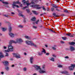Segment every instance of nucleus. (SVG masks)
<instances>
[{"label": "nucleus", "instance_id": "f257e3e1", "mask_svg": "<svg viewBox=\"0 0 75 75\" xmlns=\"http://www.w3.org/2000/svg\"><path fill=\"white\" fill-rule=\"evenodd\" d=\"M45 66H42V69H41L40 66H36L35 67V69L36 71H39V72L40 74H44V73H46V70L45 69Z\"/></svg>", "mask_w": 75, "mask_h": 75}, {"label": "nucleus", "instance_id": "f03ea898", "mask_svg": "<svg viewBox=\"0 0 75 75\" xmlns=\"http://www.w3.org/2000/svg\"><path fill=\"white\" fill-rule=\"evenodd\" d=\"M12 43H14V42H12V40H11L9 42V45H8V48L9 50L10 51H13L14 50V49H13V47L11 45Z\"/></svg>", "mask_w": 75, "mask_h": 75}, {"label": "nucleus", "instance_id": "7ed1b4c3", "mask_svg": "<svg viewBox=\"0 0 75 75\" xmlns=\"http://www.w3.org/2000/svg\"><path fill=\"white\" fill-rule=\"evenodd\" d=\"M25 42L27 44H28V45H32V46H34L35 47H37V46L36 45L34 44L32 41H30L28 40H26Z\"/></svg>", "mask_w": 75, "mask_h": 75}, {"label": "nucleus", "instance_id": "20e7f679", "mask_svg": "<svg viewBox=\"0 0 75 75\" xmlns=\"http://www.w3.org/2000/svg\"><path fill=\"white\" fill-rule=\"evenodd\" d=\"M12 42H13V43L16 44L17 43H20V42H22L23 40L21 39H17L16 41H15L13 40H12Z\"/></svg>", "mask_w": 75, "mask_h": 75}, {"label": "nucleus", "instance_id": "39448f33", "mask_svg": "<svg viewBox=\"0 0 75 75\" xmlns=\"http://www.w3.org/2000/svg\"><path fill=\"white\" fill-rule=\"evenodd\" d=\"M13 56L15 57L16 58H20V55L18 54L13 53Z\"/></svg>", "mask_w": 75, "mask_h": 75}, {"label": "nucleus", "instance_id": "423d86ee", "mask_svg": "<svg viewBox=\"0 0 75 75\" xmlns=\"http://www.w3.org/2000/svg\"><path fill=\"white\" fill-rule=\"evenodd\" d=\"M25 0H22V2H23V4H24V5L25 3L26 4V5L28 6H29L30 5L29 3H27V2H28L29 1H27V2L25 1Z\"/></svg>", "mask_w": 75, "mask_h": 75}, {"label": "nucleus", "instance_id": "0eeeda50", "mask_svg": "<svg viewBox=\"0 0 75 75\" xmlns=\"http://www.w3.org/2000/svg\"><path fill=\"white\" fill-rule=\"evenodd\" d=\"M31 7H33V8H36V7H39L40 6V5H30Z\"/></svg>", "mask_w": 75, "mask_h": 75}, {"label": "nucleus", "instance_id": "6e6552de", "mask_svg": "<svg viewBox=\"0 0 75 75\" xmlns=\"http://www.w3.org/2000/svg\"><path fill=\"white\" fill-rule=\"evenodd\" d=\"M75 68V66H71L69 67V69L70 71L74 70V68Z\"/></svg>", "mask_w": 75, "mask_h": 75}, {"label": "nucleus", "instance_id": "1a4fd4ad", "mask_svg": "<svg viewBox=\"0 0 75 75\" xmlns=\"http://www.w3.org/2000/svg\"><path fill=\"white\" fill-rule=\"evenodd\" d=\"M70 50L71 51H75V48L71 46L70 47Z\"/></svg>", "mask_w": 75, "mask_h": 75}, {"label": "nucleus", "instance_id": "9d476101", "mask_svg": "<svg viewBox=\"0 0 75 75\" xmlns=\"http://www.w3.org/2000/svg\"><path fill=\"white\" fill-rule=\"evenodd\" d=\"M61 73L63 74H68V72L67 71H61Z\"/></svg>", "mask_w": 75, "mask_h": 75}, {"label": "nucleus", "instance_id": "9b49d317", "mask_svg": "<svg viewBox=\"0 0 75 75\" xmlns=\"http://www.w3.org/2000/svg\"><path fill=\"white\" fill-rule=\"evenodd\" d=\"M21 4V3L19 2V1H18L16 2L14 1L13 3V4Z\"/></svg>", "mask_w": 75, "mask_h": 75}, {"label": "nucleus", "instance_id": "f8f14e48", "mask_svg": "<svg viewBox=\"0 0 75 75\" xmlns=\"http://www.w3.org/2000/svg\"><path fill=\"white\" fill-rule=\"evenodd\" d=\"M0 1L2 2V3H3V4H8V2H4L3 0H0Z\"/></svg>", "mask_w": 75, "mask_h": 75}, {"label": "nucleus", "instance_id": "ddd939ff", "mask_svg": "<svg viewBox=\"0 0 75 75\" xmlns=\"http://www.w3.org/2000/svg\"><path fill=\"white\" fill-rule=\"evenodd\" d=\"M4 64H5L6 65H8V62L7 61H4L2 62Z\"/></svg>", "mask_w": 75, "mask_h": 75}, {"label": "nucleus", "instance_id": "4468645a", "mask_svg": "<svg viewBox=\"0 0 75 75\" xmlns=\"http://www.w3.org/2000/svg\"><path fill=\"white\" fill-rule=\"evenodd\" d=\"M9 35L11 37H12V38L14 37V34L13 33H9Z\"/></svg>", "mask_w": 75, "mask_h": 75}, {"label": "nucleus", "instance_id": "2eb2a0df", "mask_svg": "<svg viewBox=\"0 0 75 75\" xmlns=\"http://www.w3.org/2000/svg\"><path fill=\"white\" fill-rule=\"evenodd\" d=\"M4 57V55H3L2 54V52H0V60H1V58H3Z\"/></svg>", "mask_w": 75, "mask_h": 75}, {"label": "nucleus", "instance_id": "dca6fc26", "mask_svg": "<svg viewBox=\"0 0 75 75\" xmlns=\"http://www.w3.org/2000/svg\"><path fill=\"white\" fill-rule=\"evenodd\" d=\"M66 35H67V36H69V37H74V36L71 35V33H69L68 34H67Z\"/></svg>", "mask_w": 75, "mask_h": 75}, {"label": "nucleus", "instance_id": "f3484780", "mask_svg": "<svg viewBox=\"0 0 75 75\" xmlns=\"http://www.w3.org/2000/svg\"><path fill=\"white\" fill-rule=\"evenodd\" d=\"M32 12L34 14H35V15H38V13H37V11H32Z\"/></svg>", "mask_w": 75, "mask_h": 75}, {"label": "nucleus", "instance_id": "a211bd4d", "mask_svg": "<svg viewBox=\"0 0 75 75\" xmlns=\"http://www.w3.org/2000/svg\"><path fill=\"white\" fill-rule=\"evenodd\" d=\"M69 44L71 45H74L75 46V43L74 42H71L69 43Z\"/></svg>", "mask_w": 75, "mask_h": 75}, {"label": "nucleus", "instance_id": "6ab92c4d", "mask_svg": "<svg viewBox=\"0 0 75 75\" xmlns=\"http://www.w3.org/2000/svg\"><path fill=\"white\" fill-rule=\"evenodd\" d=\"M33 57H31L30 58V61L31 64H33Z\"/></svg>", "mask_w": 75, "mask_h": 75}, {"label": "nucleus", "instance_id": "aec40b11", "mask_svg": "<svg viewBox=\"0 0 75 75\" xmlns=\"http://www.w3.org/2000/svg\"><path fill=\"white\" fill-rule=\"evenodd\" d=\"M8 30H9V32H11V30H12L11 27V26H9L8 27Z\"/></svg>", "mask_w": 75, "mask_h": 75}, {"label": "nucleus", "instance_id": "412c9836", "mask_svg": "<svg viewBox=\"0 0 75 75\" xmlns=\"http://www.w3.org/2000/svg\"><path fill=\"white\" fill-rule=\"evenodd\" d=\"M52 15H53V16H54V17H59V16L56 15V13H53Z\"/></svg>", "mask_w": 75, "mask_h": 75}, {"label": "nucleus", "instance_id": "4be33fe9", "mask_svg": "<svg viewBox=\"0 0 75 75\" xmlns=\"http://www.w3.org/2000/svg\"><path fill=\"white\" fill-rule=\"evenodd\" d=\"M52 6L53 7H54V8H59L58 6H57L56 5H54V4H53Z\"/></svg>", "mask_w": 75, "mask_h": 75}, {"label": "nucleus", "instance_id": "5701e85b", "mask_svg": "<svg viewBox=\"0 0 75 75\" xmlns=\"http://www.w3.org/2000/svg\"><path fill=\"white\" fill-rule=\"evenodd\" d=\"M41 52H44V54H46V51H45V50L44 49H43V50Z\"/></svg>", "mask_w": 75, "mask_h": 75}, {"label": "nucleus", "instance_id": "b1692460", "mask_svg": "<svg viewBox=\"0 0 75 75\" xmlns=\"http://www.w3.org/2000/svg\"><path fill=\"white\" fill-rule=\"evenodd\" d=\"M35 20H36V18H35V17L33 18L32 19H31V20H32V21H35Z\"/></svg>", "mask_w": 75, "mask_h": 75}, {"label": "nucleus", "instance_id": "393cba45", "mask_svg": "<svg viewBox=\"0 0 75 75\" xmlns=\"http://www.w3.org/2000/svg\"><path fill=\"white\" fill-rule=\"evenodd\" d=\"M50 61H54V59L53 57L50 58Z\"/></svg>", "mask_w": 75, "mask_h": 75}, {"label": "nucleus", "instance_id": "a878e982", "mask_svg": "<svg viewBox=\"0 0 75 75\" xmlns=\"http://www.w3.org/2000/svg\"><path fill=\"white\" fill-rule=\"evenodd\" d=\"M62 38L63 40H67V37H62Z\"/></svg>", "mask_w": 75, "mask_h": 75}, {"label": "nucleus", "instance_id": "bb28decb", "mask_svg": "<svg viewBox=\"0 0 75 75\" xmlns=\"http://www.w3.org/2000/svg\"><path fill=\"white\" fill-rule=\"evenodd\" d=\"M13 6H15V7H16L17 8H19V6L18 5H16L15 4H12Z\"/></svg>", "mask_w": 75, "mask_h": 75}, {"label": "nucleus", "instance_id": "cd10ccee", "mask_svg": "<svg viewBox=\"0 0 75 75\" xmlns=\"http://www.w3.org/2000/svg\"><path fill=\"white\" fill-rule=\"evenodd\" d=\"M26 10L28 13H30V10H29V9H26Z\"/></svg>", "mask_w": 75, "mask_h": 75}, {"label": "nucleus", "instance_id": "c85d7f7f", "mask_svg": "<svg viewBox=\"0 0 75 75\" xmlns=\"http://www.w3.org/2000/svg\"><path fill=\"white\" fill-rule=\"evenodd\" d=\"M25 38L28 39V40H30V37L28 36H25Z\"/></svg>", "mask_w": 75, "mask_h": 75}, {"label": "nucleus", "instance_id": "c756f323", "mask_svg": "<svg viewBox=\"0 0 75 75\" xmlns=\"http://www.w3.org/2000/svg\"><path fill=\"white\" fill-rule=\"evenodd\" d=\"M48 30H49L50 31L52 32V33H55V32L53 30H52V29H48Z\"/></svg>", "mask_w": 75, "mask_h": 75}, {"label": "nucleus", "instance_id": "7c9ffc66", "mask_svg": "<svg viewBox=\"0 0 75 75\" xmlns=\"http://www.w3.org/2000/svg\"><path fill=\"white\" fill-rule=\"evenodd\" d=\"M19 16H21V17H24V15H22L21 13H19L18 14Z\"/></svg>", "mask_w": 75, "mask_h": 75}, {"label": "nucleus", "instance_id": "2f4dec72", "mask_svg": "<svg viewBox=\"0 0 75 75\" xmlns=\"http://www.w3.org/2000/svg\"><path fill=\"white\" fill-rule=\"evenodd\" d=\"M2 30L3 31H5L6 30V29L4 28H2Z\"/></svg>", "mask_w": 75, "mask_h": 75}, {"label": "nucleus", "instance_id": "473e14b6", "mask_svg": "<svg viewBox=\"0 0 75 75\" xmlns=\"http://www.w3.org/2000/svg\"><path fill=\"white\" fill-rule=\"evenodd\" d=\"M18 27L19 28H23V26L21 25H19V26H18Z\"/></svg>", "mask_w": 75, "mask_h": 75}, {"label": "nucleus", "instance_id": "72a5a7b5", "mask_svg": "<svg viewBox=\"0 0 75 75\" xmlns=\"http://www.w3.org/2000/svg\"><path fill=\"white\" fill-rule=\"evenodd\" d=\"M39 20H38L36 22H35V23H36V24H38V22H39Z\"/></svg>", "mask_w": 75, "mask_h": 75}, {"label": "nucleus", "instance_id": "f704fd0d", "mask_svg": "<svg viewBox=\"0 0 75 75\" xmlns=\"http://www.w3.org/2000/svg\"><path fill=\"white\" fill-rule=\"evenodd\" d=\"M9 51H10V50H9L8 49V50H5V52H9Z\"/></svg>", "mask_w": 75, "mask_h": 75}, {"label": "nucleus", "instance_id": "c9c22d12", "mask_svg": "<svg viewBox=\"0 0 75 75\" xmlns=\"http://www.w3.org/2000/svg\"><path fill=\"white\" fill-rule=\"evenodd\" d=\"M24 71H27V68L26 67H24L23 68Z\"/></svg>", "mask_w": 75, "mask_h": 75}, {"label": "nucleus", "instance_id": "e433bc0d", "mask_svg": "<svg viewBox=\"0 0 75 75\" xmlns=\"http://www.w3.org/2000/svg\"><path fill=\"white\" fill-rule=\"evenodd\" d=\"M42 9H43V10H44L45 11H46V9H45V7H44V6H42Z\"/></svg>", "mask_w": 75, "mask_h": 75}, {"label": "nucleus", "instance_id": "4c0bfd02", "mask_svg": "<svg viewBox=\"0 0 75 75\" xmlns=\"http://www.w3.org/2000/svg\"><path fill=\"white\" fill-rule=\"evenodd\" d=\"M33 28H34L35 29H37V26H33Z\"/></svg>", "mask_w": 75, "mask_h": 75}, {"label": "nucleus", "instance_id": "58836bf2", "mask_svg": "<svg viewBox=\"0 0 75 75\" xmlns=\"http://www.w3.org/2000/svg\"><path fill=\"white\" fill-rule=\"evenodd\" d=\"M38 55H41L42 54V53H41L40 52H38Z\"/></svg>", "mask_w": 75, "mask_h": 75}, {"label": "nucleus", "instance_id": "ea45409f", "mask_svg": "<svg viewBox=\"0 0 75 75\" xmlns=\"http://www.w3.org/2000/svg\"><path fill=\"white\" fill-rule=\"evenodd\" d=\"M56 10L57 11H61L60 10L57 8L56 9Z\"/></svg>", "mask_w": 75, "mask_h": 75}, {"label": "nucleus", "instance_id": "a19ab883", "mask_svg": "<svg viewBox=\"0 0 75 75\" xmlns=\"http://www.w3.org/2000/svg\"><path fill=\"white\" fill-rule=\"evenodd\" d=\"M64 13H69V12H68L67 10H64Z\"/></svg>", "mask_w": 75, "mask_h": 75}, {"label": "nucleus", "instance_id": "79ce46f5", "mask_svg": "<svg viewBox=\"0 0 75 75\" xmlns=\"http://www.w3.org/2000/svg\"><path fill=\"white\" fill-rule=\"evenodd\" d=\"M41 8H42V7H37L36 9L37 10H39V9H41Z\"/></svg>", "mask_w": 75, "mask_h": 75}, {"label": "nucleus", "instance_id": "37998d69", "mask_svg": "<svg viewBox=\"0 0 75 75\" xmlns=\"http://www.w3.org/2000/svg\"><path fill=\"white\" fill-rule=\"evenodd\" d=\"M6 71H8V69H9V68L8 67H6Z\"/></svg>", "mask_w": 75, "mask_h": 75}, {"label": "nucleus", "instance_id": "c03bdc74", "mask_svg": "<svg viewBox=\"0 0 75 75\" xmlns=\"http://www.w3.org/2000/svg\"><path fill=\"white\" fill-rule=\"evenodd\" d=\"M31 4H33V5H34V4H35V3H34V2L33 1H31Z\"/></svg>", "mask_w": 75, "mask_h": 75}, {"label": "nucleus", "instance_id": "a18cd8bd", "mask_svg": "<svg viewBox=\"0 0 75 75\" xmlns=\"http://www.w3.org/2000/svg\"><path fill=\"white\" fill-rule=\"evenodd\" d=\"M26 8H27V6H26L24 7H23V8H22V9H23V10H24V9H25Z\"/></svg>", "mask_w": 75, "mask_h": 75}, {"label": "nucleus", "instance_id": "49530a36", "mask_svg": "<svg viewBox=\"0 0 75 75\" xmlns=\"http://www.w3.org/2000/svg\"><path fill=\"white\" fill-rule=\"evenodd\" d=\"M5 57H8V54L6 53V55H5Z\"/></svg>", "mask_w": 75, "mask_h": 75}, {"label": "nucleus", "instance_id": "de8ad7c7", "mask_svg": "<svg viewBox=\"0 0 75 75\" xmlns=\"http://www.w3.org/2000/svg\"><path fill=\"white\" fill-rule=\"evenodd\" d=\"M52 48L53 50H56V48L54 47H52Z\"/></svg>", "mask_w": 75, "mask_h": 75}, {"label": "nucleus", "instance_id": "09e8293b", "mask_svg": "<svg viewBox=\"0 0 75 75\" xmlns=\"http://www.w3.org/2000/svg\"><path fill=\"white\" fill-rule=\"evenodd\" d=\"M62 66H58L57 67L58 68H62Z\"/></svg>", "mask_w": 75, "mask_h": 75}, {"label": "nucleus", "instance_id": "8fccbe9b", "mask_svg": "<svg viewBox=\"0 0 75 75\" xmlns=\"http://www.w3.org/2000/svg\"><path fill=\"white\" fill-rule=\"evenodd\" d=\"M65 58L68 59V58H69V57H68V56H66L65 57Z\"/></svg>", "mask_w": 75, "mask_h": 75}, {"label": "nucleus", "instance_id": "3c124183", "mask_svg": "<svg viewBox=\"0 0 75 75\" xmlns=\"http://www.w3.org/2000/svg\"><path fill=\"white\" fill-rule=\"evenodd\" d=\"M4 16H5V17H7V18H8V15H4Z\"/></svg>", "mask_w": 75, "mask_h": 75}, {"label": "nucleus", "instance_id": "603ef678", "mask_svg": "<svg viewBox=\"0 0 75 75\" xmlns=\"http://www.w3.org/2000/svg\"><path fill=\"white\" fill-rule=\"evenodd\" d=\"M51 10H52V11H54V8H51Z\"/></svg>", "mask_w": 75, "mask_h": 75}, {"label": "nucleus", "instance_id": "864d4df0", "mask_svg": "<svg viewBox=\"0 0 75 75\" xmlns=\"http://www.w3.org/2000/svg\"><path fill=\"white\" fill-rule=\"evenodd\" d=\"M20 7H23V5L22 4H20Z\"/></svg>", "mask_w": 75, "mask_h": 75}, {"label": "nucleus", "instance_id": "5fc2aeb1", "mask_svg": "<svg viewBox=\"0 0 75 75\" xmlns=\"http://www.w3.org/2000/svg\"><path fill=\"white\" fill-rule=\"evenodd\" d=\"M52 56H53V57H54L55 58L56 57V56H55V55L54 54L52 55Z\"/></svg>", "mask_w": 75, "mask_h": 75}, {"label": "nucleus", "instance_id": "6e6d98bb", "mask_svg": "<svg viewBox=\"0 0 75 75\" xmlns=\"http://www.w3.org/2000/svg\"><path fill=\"white\" fill-rule=\"evenodd\" d=\"M49 54H50L48 53H47L46 54V55H49Z\"/></svg>", "mask_w": 75, "mask_h": 75}, {"label": "nucleus", "instance_id": "4d7b16f0", "mask_svg": "<svg viewBox=\"0 0 75 75\" xmlns=\"http://www.w3.org/2000/svg\"><path fill=\"white\" fill-rule=\"evenodd\" d=\"M61 42L62 44H64V42L63 41H61Z\"/></svg>", "mask_w": 75, "mask_h": 75}, {"label": "nucleus", "instance_id": "13d9d810", "mask_svg": "<svg viewBox=\"0 0 75 75\" xmlns=\"http://www.w3.org/2000/svg\"><path fill=\"white\" fill-rule=\"evenodd\" d=\"M61 16H65V14H61Z\"/></svg>", "mask_w": 75, "mask_h": 75}, {"label": "nucleus", "instance_id": "bf43d9fd", "mask_svg": "<svg viewBox=\"0 0 75 75\" xmlns=\"http://www.w3.org/2000/svg\"><path fill=\"white\" fill-rule=\"evenodd\" d=\"M11 13L13 15H14V12H11Z\"/></svg>", "mask_w": 75, "mask_h": 75}, {"label": "nucleus", "instance_id": "052dcab7", "mask_svg": "<svg viewBox=\"0 0 75 75\" xmlns=\"http://www.w3.org/2000/svg\"><path fill=\"white\" fill-rule=\"evenodd\" d=\"M68 50H69V49H68V48H67L66 49V51H68Z\"/></svg>", "mask_w": 75, "mask_h": 75}, {"label": "nucleus", "instance_id": "680f3d73", "mask_svg": "<svg viewBox=\"0 0 75 75\" xmlns=\"http://www.w3.org/2000/svg\"><path fill=\"white\" fill-rule=\"evenodd\" d=\"M4 49H6V48H7V47H6L4 46Z\"/></svg>", "mask_w": 75, "mask_h": 75}, {"label": "nucleus", "instance_id": "e2e57ef3", "mask_svg": "<svg viewBox=\"0 0 75 75\" xmlns=\"http://www.w3.org/2000/svg\"><path fill=\"white\" fill-rule=\"evenodd\" d=\"M71 66H75V64H71Z\"/></svg>", "mask_w": 75, "mask_h": 75}, {"label": "nucleus", "instance_id": "0e129e2a", "mask_svg": "<svg viewBox=\"0 0 75 75\" xmlns=\"http://www.w3.org/2000/svg\"><path fill=\"white\" fill-rule=\"evenodd\" d=\"M5 7L7 8H8V5H6Z\"/></svg>", "mask_w": 75, "mask_h": 75}, {"label": "nucleus", "instance_id": "69168bd1", "mask_svg": "<svg viewBox=\"0 0 75 75\" xmlns=\"http://www.w3.org/2000/svg\"><path fill=\"white\" fill-rule=\"evenodd\" d=\"M1 74H2V75L3 74H4V72H2L1 73Z\"/></svg>", "mask_w": 75, "mask_h": 75}, {"label": "nucleus", "instance_id": "338daca9", "mask_svg": "<svg viewBox=\"0 0 75 75\" xmlns=\"http://www.w3.org/2000/svg\"><path fill=\"white\" fill-rule=\"evenodd\" d=\"M58 66H62V65L61 64H59L57 65Z\"/></svg>", "mask_w": 75, "mask_h": 75}, {"label": "nucleus", "instance_id": "774afa93", "mask_svg": "<svg viewBox=\"0 0 75 75\" xmlns=\"http://www.w3.org/2000/svg\"><path fill=\"white\" fill-rule=\"evenodd\" d=\"M37 75V74L34 73V74H33V75Z\"/></svg>", "mask_w": 75, "mask_h": 75}]
</instances>
